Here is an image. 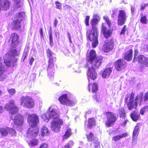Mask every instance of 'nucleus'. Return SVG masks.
Returning a JSON list of instances; mask_svg holds the SVG:
<instances>
[{
    "mask_svg": "<svg viewBox=\"0 0 148 148\" xmlns=\"http://www.w3.org/2000/svg\"><path fill=\"white\" fill-rule=\"evenodd\" d=\"M100 20L99 16L97 14H94L93 18L91 21L92 29L87 30L86 31V37L88 40L92 42V46L96 47L98 45V36L99 32L96 25L98 23Z\"/></svg>",
    "mask_w": 148,
    "mask_h": 148,
    "instance_id": "obj_3",
    "label": "nucleus"
},
{
    "mask_svg": "<svg viewBox=\"0 0 148 148\" xmlns=\"http://www.w3.org/2000/svg\"><path fill=\"white\" fill-rule=\"evenodd\" d=\"M10 55L11 56V58H15V56H18V54L17 53L16 49H13L11 50L10 51Z\"/></svg>",
    "mask_w": 148,
    "mask_h": 148,
    "instance_id": "obj_35",
    "label": "nucleus"
},
{
    "mask_svg": "<svg viewBox=\"0 0 148 148\" xmlns=\"http://www.w3.org/2000/svg\"><path fill=\"white\" fill-rule=\"evenodd\" d=\"M8 91L11 95H13L16 93V90L14 88H12L8 90Z\"/></svg>",
    "mask_w": 148,
    "mask_h": 148,
    "instance_id": "obj_48",
    "label": "nucleus"
},
{
    "mask_svg": "<svg viewBox=\"0 0 148 148\" xmlns=\"http://www.w3.org/2000/svg\"><path fill=\"white\" fill-rule=\"evenodd\" d=\"M56 57H54V58H50L49 59L47 71L48 73V75L49 77L53 76V74L55 71L54 67V62L56 61Z\"/></svg>",
    "mask_w": 148,
    "mask_h": 148,
    "instance_id": "obj_12",
    "label": "nucleus"
},
{
    "mask_svg": "<svg viewBox=\"0 0 148 148\" xmlns=\"http://www.w3.org/2000/svg\"><path fill=\"white\" fill-rule=\"evenodd\" d=\"M46 53L47 57L49 59L54 58L52 57V55L53 53L52 51L49 49H48L46 51Z\"/></svg>",
    "mask_w": 148,
    "mask_h": 148,
    "instance_id": "obj_42",
    "label": "nucleus"
},
{
    "mask_svg": "<svg viewBox=\"0 0 148 148\" xmlns=\"http://www.w3.org/2000/svg\"><path fill=\"white\" fill-rule=\"evenodd\" d=\"M114 64L115 69L118 71L125 69L127 65L126 62L121 59L115 61Z\"/></svg>",
    "mask_w": 148,
    "mask_h": 148,
    "instance_id": "obj_15",
    "label": "nucleus"
},
{
    "mask_svg": "<svg viewBox=\"0 0 148 148\" xmlns=\"http://www.w3.org/2000/svg\"><path fill=\"white\" fill-rule=\"evenodd\" d=\"M8 128H1L0 130V133L3 136H6L8 133Z\"/></svg>",
    "mask_w": 148,
    "mask_h": 148,
    "instance_id": "obj_33",
    "label": "nucleus"
},
{
    "mask_svg": "<svg viewBox=\"0 0 148 148\" xmlns=\"http://www.w3.org/2000/svg\"><path fill=\"white\" fill-rule=\"evenodd\" d=\"M67 100L66 103L64 105L69 106H72L75 104L74 102L73 101L70 100L69 99H68Z\"/></svg>",
    "mask_w": 148,
    "mask_h": 148,
    "instance_id": "obj_40",
    "label": "nucleus"
},
{
    "mask_svg": "<svg viewBox=\"0 0 148 148\" xmlns=\"http://www.w3.org/2000/svg\"><path fill=\"white\" fill-rule=\"evenodd\" d=\"M94 134L92 132H90L86 135V138L89 141H92L93 138Z\"/></svg>",
    "mask_w": 148,
    "mask_h": 148,
    "instance_id": "obj_43",
    "label": "nucleus"
},
{
    "mask_svg": "<svg viewBox=\"0 0 148 148\" xmlns=\"http://www.w3.org/2000/svg\"><path fill=\"white\" fill-rule=\"evenodd\" d=\"M63 124V121L62 119L59 118L54 119H53L51 123V129L54 132H59Z\"/></svg>",
    "mask_w": 148,
    "mask_h": 148,
    "instance_id": "obj_10",
    "label": "nucleus"
},
{
    "mask_svg": "<svg viewBox=\"0 0 148 148\" xmlns=\"http://www.w3.org/2000/svg\"><path fill=\"white\" fill-rule=\"evenodd\" d=\"M41 136L44 137L45 136H48L49 134V132L48 129L46 127L43 126L41 130Z\"/></svg>",
    "mask_w": 148,
    "mask_h": 148,
    "instance_id": "obj_29",
    "label": "nucleus"
},
{
    "mask_svg": "<svg viewBox=\"0 0 148 148\" xmlns=\"http://www.w3.org/2000/svg\"><path fill=\"white\" fill-rule=\"evenodd\" d=\"M118 113L120 118H125L126 117V113L125 109L123 108H121L118 110Z\"/></svg>",
    "mask_w": 148,
    "mask_h": 148,
    "instance_id": "obj_32",
    "label": "nucleus"
},
{
    "mask_svg": "<svg viewBox=\"0 0 148 148\" xmlns=\"http://www.w3.org/2000/svg\"><path fill=\"white\" fill-rule=\"evenodd\" d=\"M14 1V3L16 5L18 4L21 2V0H13ZM21 6V5L16 6V7L18 8H20Z\"/></svg>",
    "mask_w": 148,
    "mask_h": 148,
    "instance_id": "obj_52",
    "label": "nucleus"
},
{
    "mask_svg": "<svg viewBox=\"0 0 148 148\" xmlns=\"http://www.w3.org/2000/svg\"><path fill=\"white\" fill-rule=\"evenodd\" d=\"M127 19V15L125 11L123 10H119L117 17V25L119 26H122L125 24Z\"/></svg>",
    "mask_w": 148,
    "mask_h": 148,
    "instance_id": "obj_11",
    "label": "nucleus"
},
{
    "mask_svg": "<svg viewBox=\"0 0 148 148\" xmlns=\"http://www.w3.org/2000/svg\"><path fill=\"white\" fill-rule=\"evenodd\" d=\"M62 148H70V147L68 144H66Z\"/></svg>",
    "mask_w": 148,
    "mask_h": 148,
    "instance_id": "obj_58",
    "label": "nucleus"
},
{
    "mask_svg": "<svg viewBox=\"0 0 148 148\" xmlns=\"http://www.w3.org/2000/svg\"><path fill=\"white\" fill-rule=\"evenodd\" d=\"M29 50L28 48H27L24 49L22 55V59L23 60V61H24L25 59L27 57V55L29 53Z\"/></svg>",
    "mask_w": 148,
    "mask_h": 148,
    "instance_id": "obj_36",
    "label": "nucleus"
},
{
    "mask_svg": "<svg viewBox=\"0 0 148 148\" xmlns=\"http://www.w3.org/2000/svg\"><path fill=\"white\" fill-rule=\"evenodd\" d=\"M28 122L30 124V126H38L39 122L38 116L35 114L29 115L27 118Z\"/></svg>",
    "mask_w": 148,
    "mask_h": 148,
    "instance_id": "obj_14",
    "label": "nucleus"
},
{
    "mask_svg": "<svg viewBox=\"0 0 148 148\" xmlns=\"http://www.w3.org/2000/svg\"><path fill=\"white\" fill-rule=\"evenodd\" d=\"M49 42L51 46L52 47L53 45V38L52 31L50 30L49 32Z\"/></svg>",
    "mask_w": 148,
    "mask_h": 148,
    "instance_id": "obj_39",
    "label": "nucleus"
},
{
    "mask_svg": "<svg viewBox=\"0 0 148 148\" xmlns=\"http://www.w3.org/2000/svg\"><path fill=\"white\" fill-rule=\"evenodd\" d=\"M128 135L127 133H125L120 135H117L112 137V140L114 141H117L122 138L127 137Z\"/></svg>",
    "mask_w": 148,
    "mask_h": 148,
    "instance_id": "obj_25",
    "label": "nucleus"
},
{
    "mask_svg": "<svg viewBox=\"0 0 148 148\" xmlns=\"http://www.w3.org/2000/svg\"><path fill=\"white\" fill-rule=\"evenodd\" d=\"M114 41L113 39H111L105 42L103 45L102 50L105 53H108L112 51L114 47Z\"/></svg>",
    "mask_w": 148,
    "mask_h": 148,
    "instance_id": "obj_16",
    "label": "nucleus"
},
{
    "mask_svg": "<svg viewBox=\"0 0 148 148\" xmlns=\"http://www.w3.org/2000/svg\"><path fill=\"white\" fill-rule=\"evenodd\" d=\"M95 93V94L92 96V97L93 99L95 100L96 101H98L100 98V95L98 93H97V92Z\"/></svg>",
    "mask_w": 148,
    "mask_h": 148,
    "instance_id": "obj_45",
    "label": "nucleus"
},
{
    "mask_svg": "<svg viewBox=\"0 0 148 148\" xmlns=\"http://www.w3.org/2000/svg\"><path fill=\"white\" fill-rule=\"evenodd\" d=\"M9 45L13 48L18 46L20 43V38L18 34L16 33L11 34L8 40Z\"/></svg>",
    "mask_w": 148,
    "mask_h": 148,
    "instance_id": "obj_8",
    "label": "nucleus"
},
{
    "mask_svg": "<svg viewBox=\"0 0 148 148\" xmlns=\"http://www.w3.org/2000/svg\"><path fill=\"white\" fill-rule=\"evenodd\" d=\"M24 13L22 12H17L15 14L12 18L11 25L12 29L18 30L21 28V22L23 19Z\"/></svg>",
    "mask_w": 148,
    "mask_h": 148,
    "instance_id": "obj_5",
    "label": "nucleus"
},
{
    "mask_svg": "<svg viewBox=\"0 0 148 148\" xmlns=\"http://www.w3.org/2000/svg\"><path fill=\"white\" fill-rule=\"evenodd\" d=\"M116 11L115 10H113L112 12V15L113 16L115 15L116 14Z\"/></svg>",
    "mask_w": 148,
    "mask_h": 148,
    "instance_id": "obj_61",
    "label": "nucleus"
},
{
    "mask_svg": "<svg viewBox=\"0 0 148 148\" xmlns=\"http://www.w3.org/2000/svg\"><path fill=\"white\" fill-rule=\"evenodd\" d=\"M133 51L132 49H129L123 55V58L125 60L129 61L132 60L133 57Z\"/></svg>",
    "mask_w": 148,
    "mask_h": 148,
    "instance_id": "obj_20",
    "label": "nucleus"
},
{
    "mask_svg": "<svg viewBox=\"0 0 148 148\" xmlns=\"http://www.w3.org/2000/svg\"><path fill=\"white\" fill-rule=\"evenodd\" d=\"M68 99L67 94H64L60 96L58 98V100L61 103L64 105L66 103Z\"/></svg>",
    "mask_w": 148,
    "mask_h": 148,
    "instance_id": "obj_26",
    "label": "nucleus"
},
{
    "mask_svg": "<svg viewBox=\"0 0 148 148\" xmlns=\"http://www.w3.org/2000/svg\"><path fill=\"white\" fill-rule=\"evenodd\" d=\"M39 32L41 36V38H43V32L42 31V28H40Z\"/></svg>",
    "mask_w": 148,
    "mask_h": 148,
    "instance_id": "obj_55",
    "label": "nucleus"
},
{
    "mask_svg": "<svg viewBox=\"0 0 148 148\" xmlns=\"http://www.w3.org/2000/svg\"><path fill=\"white\" fill-rule=\"evenodd\" d=\"M131 13L132 15H134L135 13V8L132 6L131 8Z\"/></svg>",
    "mask_w": 148,
    "mask_h": 148,
    "instance_id": "obj_53",
    "label": "nucleus"
},
{
    "mask_svg": "<svg viewBox=\"0 0 148 148\" xmlns=\"http://www.w3.org/2000/svg\"><path fill=\"white\" fill-rule=\"evenodd\" d=\"M8 133L12 136H15L16 132V131L12 128H8Z\"/></svg>",
    "mask_w": 148,
    "mask_h": 148,
    "instance_id": "obj_44",
    "label": "nucleus"
},
{
    "mask_svg": "<svg viewBox=\"0 0 148 148\" xmlns=\"http://www.w3.org/2000/svg\"><path fill=\"white\" fill-rule=\"evenodd\" d=\"M148 6V3H147V4H142L140 5V11H143L146 8V6Z\"/></svg>",
    "mask_w": 148,
    "mask_h": 148,
    "instance_id": "obj_50",
    "label": "nucleus"
},
{
    "mask_svg": "<svg viewBox=\"0 0 148 148\" xmlns=\"http://www.w3.org/2000/svg\"><path fill=\"white\" fill-rule=\"evenodd\" d=\"M3 112V108L0 106V113H1Z\"/></svg>",
    "mask_w": 148,
    "mask_h": 148,
    "instance_id": "obj_63",
    "label": "nucleus"
},
{
    "mask_svg": "<svg viewBox=\"0 0 148 148\" xmlns=\"http://www.w3.org/2000/svg\"><path fill=\"white\" fill-rule=\"evenodd\" d=\"M96 125V120L95 118H89L88 120L87 127L88 128L91 129Z\"/></svg>",
    "mask_w": 148,
    "mask_h": 148,
    "instance_id": "obj_21",
    "label": "nucleus"
},
{
    "mask_svg": "<svg viewBox=\"0 0 148 148\" xmlns=\"http://www.w3.org/2000/svg\"><path fill=\"white\" fill-rule=\"evenodd\" d=\"M39 129L38 126H30L26 133V137L30 138L36 137L38 136Z\"/></svg>",
    "mask_w": 148,
    "mask_h": 148,
    "instance_id": "obj_13",
    "label": "nucleus"
},
{
    "mask_svg": "<svg viewBox=\"0 0 148 148\" xmlns=\"http://www.w3.org/2000/svg\"><path fill=\"white\" fill-rule=\"evenodd\" d=\"M28 144L30 147L37 146L38 144V141L37 139L33 138L32 140L27 141Z\"/></svg>",
    "mask_w": 148,
    "mask_h": 148,
    "instance_id": "obj_28",
    "label": "nucleus"
},
{
    "mask_svg": "<svg viewBox=\"0 0 148 148\" xmlns=\"http://www.w3.org/2000/svg\"><path fill=\"white\" fill-rule=\"evenodd\" d=\"M138 63L140 64L148 67V58L145 57L142 55H139L138 58Z\"/></svg>",
    "mask_w": 148,
    "mask_h": 148,
    "instance_id": "obj_19",
    "label": "nucleus"
},
{
    "mask_svg": "<svg viewBox=\"0 0 148 148\" xmlns=\"http://www.w3.org/2000/svg\"><path fill=\"white\" fill-rule=\"evenodd\" d=\"M107 121L105 123L106 127H109L114 124L116 121V118L114 113L110 112H107L105 113Z\"/></svg>",
    "mask_w": 148,
    "mask_h": 148,
    "instance_id": "obj_9",
    "label": "nucleus"
},
{
    "mask_svg": "<svg viewBox=\"0 0 148 148\" xmlns=\"http://www.w3.org/2000/svg\"><path fill=\"white\" fill-rule=\"evenodd\" d=\"M88 86L89 91L90 92L91 91L93 93L96 92L98 90L97 84L95 83H89Z\"/></svg>",
    "mask_w": 148,
    "mask_h": 148,
    "instance_id": "obj_22",
    "label": "nucleus"
},
{
    "mask_svg": "<svg viewBox=\"0 0 148 148\" xmlns=\"http://www.w3.org/2000/svg\"><path fill=\"white\" fill-rule=\"evenodd\" d=\"M134 92L132 91L129 97L127 95L125 98V103L126 104L129 110H131L133 108L136 109L138 104L140 105L142 102L143 95V93H140L139 95H137L134 100Z\"/></svg>",
    "mask_w": 148,
    "mask_h": 148,
    "instance_id": "obj_4",
    "label": "nucleus"
},
{
    "mask_svg": "<svg viewBox=\"0 0 148 148\" xmlns=\"http://www.w3.org/2000/svg\"><path fill=\"white\" fill-rule=\"evenodd\" d=\"M87 58V62L91 64V66L88 69L87 74L88 78L94 80L97 77V74L95 69H98L101 66L103 58L101 56H97L95 51L92 49L90 51Z\"/></svg>",
    "mask_w": 148,
    "mask_h": 148,
    "instance_id": "obj_1",
    "label": "nucleus"
},
{
    "mask_svg": "<svg viewBox=\"0 0 148 148\" xmlns=\"http://www.w3.org/2000/svg\"><path fill=\"white\" fill-rule=\"evenodd\" d=\"M20 101V105L26 108H32L34 106V101L30 96H22L21 97Z\"/></svg>",
    "mask_w": 148,
    "mask_h": 148,
    "instance_id": "obj_6",
    "label": "nucleus"
},
{
    "mask_svg": "<svg viewBox=\"0 0 148 148\" xmlns=\"http://www.w3.org/2000/svg\"><path fill=\"white\" fill-rule=\"evenodd\" d=\"M144 49L146 51L148 52V44L144 46Z\"/></svg>",
    "mask_w": 148,
    "mask_h": 148,
    "instance_id": "obj_60",
    "label": "nucleus"
},
{
    "mask_svg": "<svg viewBox=\"0 0 148 148\" xmlns=\"http://www.w3.org/2000/svg\"><path fill=\"white\" fill-rule=\"evenodd\" d=\"M140 22L143 24H146L148 22V20L146 15L141 16L140 19Z\"/></svg>",
    "mask_w": 148,
    "mask_h": 148,
    "instance_id": "obj_34",
    "label": "nucleus"
},
{
    "mask_svg": "<svg viewBox=\"0 0 148 148\" xmlns=\"http://www.w3.org/2000/svg\"><path fill=\"white\" fill-rule=\"evenodd\" d=\"M72 134L71 130L69 128L65 132L62 136V138L63 140L67 139L71 136Z\"/></svg>",
    "mask_w": 148,
    "mask_h": 148,
    "instance_id": "obj_31",
    "label": "nucleus"
},
{
    "mask_svg": "<svg viewBox=\"0 0 148 148\" xmlns=\"http://www.w3.org/2000/svg\"><path fill=\"white\" fill-rule=\"evenodd\" d=\"M34 59L32 57H31V58H29V63L30 65H32L33 64V63L34 62Z\"/></svg>",
    "mask_w": 148,
    "mask_h": 148,
    "instance_id": "obj_54",
    "label": "nucleus"
},
{
    "mask_svg": "<svg viewBox=\"0 0 148 148\" xmlns=\"http://www.w3.org/2000/svg\"><path fill=\"white\" fill-rule=\"evenodd\" d=\"M103 19L105 21L109 27L111 26V22L109 18L107 16H104L103 17Z\"/></svg>",
    "mask_w": 148,
    "mask_h": 148,
    "instance_id": "obj_41",
    "label": "nucleus"
},
{
    "mask_svg": "<svg viewBox=\"0 0 148 148\" xmlns=\"http://www.w3.org/2000/svg\"><path fill=\"white\" fill-rule=\"evenodd\" d=\"M58 23V21L56 18H55L54 20V26L56 27V26L57 24Z\"/></svg>",
    "mask_w": 148,
    "mask_h": 148,
    "instance_id": "obj_57",
    "label": "nucleus"
},
{
    "mask_svg": "<svg viewBox=\"0 0 148 148\" xmlns=\"http://www.w3.org/2000/svg\"><path fill=\"white\" fill-rule=\"evenodd\" d=\"M14 100H10L6 104L5 108L8 111L10 119L13 121L14 124L17 126L22 125L24 122L23 116L20 113L15 115L19 112V109Z\"/></svg>",
    "mask_w": 148,
    "mask_h": 148,
    "instance_id": "obj_2",
    "label": "nucleus"
},
{
    "mask_svg": "<svg viewBox=\"0 0 148 148\" xmlns=\"http://www.w3.org/2000/svg\"><path fill=\"white\" fill-rule=\"evenodd\" d=\"M4 62L8 67H13L17 64V59L15 58H11L9 53H6L3 56Z\"/></svg>",
    "mask_w": 148,
    "mask_h": 148,
    "instance_id": "obj_7",
    "label": "nucleus"
},
{
    "mask_svg": "<svg viewBox=\"0 0 148 148\" xmlns=\"http://www.w3.org/2000/svg\"><path fill=\"white\" fill-rule=\"evenodd\" d=\"M90 18V16H86V18L84 20V23L86 26H88L89 25V21Z\"/></svg>",
    "mask_w": 148,
    "mask_h": 148,
    "instance_id": "obj_47",
    "label": "nucleus"
},
{
    "mask_svg": "<svg viewBox=\"0 0 148 148\" xmlns=\"http://www.w3.org/2000/svg\"><path fill=\"white\" fill-rule=\"evenodd\" d=\"M3 94L2 91L0 89V96H1Z\"/></svg>",
    "mask_w": 148,
    "mask_h": 148,
    "instance_id": "obj_64",
    "label": "nucleus"
},
{
    "mask_svg": "<svg viewBox=\"0 0 148 148\" xmlns=\"http://www.w3.org/2000/svg\"><path fill=\"white\" fill-rule=\"evenodd\" d=\"M39 148H49V145L48 143H44L40 144Z\"/></svg>",
    "mask_w": 148,
    "mask_h": 148,
    "instance_id": "obj_46",
    "label": "nucleus"
},
{
    "mask_svg": "<svg viewBox=\"0 0 148 148\" xmlns=\"http://www.w3.org/2000/svg\"><path fill=\"white\" fill-rule=\"evenodd\" d=\"M67 34L70 42H71L72 41L71 39V36L70 33L69 32H67Z\"/></svg>",
    "mask_w": 148,
    "mask_h": 148,
    "instance_id": "obj_59",
    "label": "nucleus"
},
{
    "mask_svg": "<svg viewBox=\"0 0 148 148\" xmlns=\"http://www.w3.org/2000/svg\"><path fill=\"white\" fill-rule=\"evenodd\" d=\"M55 3L56 5V8L60 10L62 9V5L59 2L57 1Z\"/></svg>",
    "mask_w": 148,
    "mask_h": 148,
    "instance_id": "obj_49",
    "label": "nucleus"
},
{
    "mask_svg": "<svg viewBox=\"0 0 148 148\" xmlns=\"http://www.w3.org/2000/svg\"><path fill=\"white\" fill-rule=\"evenodd\" d=\"M130 116L132 120L134 122H137L140 118V114L135 111L131 112Z\"/></svg>",
    "mask_w": 148,
    "mask_h": 148,
    "instance_id": "obj_23",
    "label": "nucleus"
},
{
    "mask_svg": "<svg viewBox=\"0 0 148 148\" xmlns=\"http://www.w3.org/2000/svg\"><path fill=\"white\" fill-rule=\"evenodd\" d=\"M143 98L144 99V102L147 101H148V91L145 94Z\"/></svg>",
    "mask_w": 148,
    "mask_h": 148,
    "instance_id": "obj_51",
    "label": "nucleus"
},
{
    "mask_svg": "<svg viewBox=\"0 0 148 148\" xmlns=\"http://www.w3.org/2000/svg\"><path fill=\"white\" fill-rule=\"evenodd\" d=\"M101 30L104 37L106 39H108L111 36L113 32V29L107 30V28L103 25L101 27Z\"/></svg>",
    "mask_w": 148,
    "mask_h": 148,
    "instance_id": "obj_18",
    "label": "nucleus"
},
{
    "mask_svg": "<svg viewBox=\"0 0 148 148\" xmlns=\"http://www.w3.org/2000/svg\"><path fill=\"white\" fill-rule=\"evenodd\" d=\"M138 53V50L137 49H135L134 50V58L137 56Z\"/></svg>",
    "mask_w": 148,
    "mask_h": 148,
    "instance_id": "obj_56",
    "label": "nucleus"
},
{
    "mask_svg": "<svg viewBox=\"0 0 148 148\" xmlns=\"http://www.w3.org/2000/svg\"><path fill=\"white\" fill-rule=\"evenodd\" d=\"M127 30V25H124L122 28L121 29L119 33V34L121 35H124L125 32Z\"/></svg>",
    "mask_w": 148,
    "mask_h": 148,
    "instance_id": "obj_38",
    "label": "nucleus"
},
{
    "mask_svg": "<svg viewBox=\"0 0 148 148\" xmlns=\"http://www.w3.org/2000/svg\"><path fill=\"white\" fill-rule=\"evenodd\" d=\"M5 72L4 67L1 62V58L0 57V76L3 78L5 77V75H3Z\"/></svg>",
    "mask_w": 148,
    "mask_h": 148,
    "instance_id": "obj_30",
    "label": "nucleus"
},
{
    "mask_svg": "<svg viewBox=\"0 0 148 148\" xmlns=\"http://www.w3.org/2000/svg\"><path fill=\"white\" fill-rule=\"evenodd\" d=\"M148 111V105L142 108L140 110V113L141 115L144 114L145 112Z\"/></svg>",
    "mask_w": 148,
    "mask_h": 148,
    "instance_id": "obj_37",
    "label": "nucleus"
},
{
    "mask_svg": "<svg viewBox=\"0 0 148 148\" xmlns=\"http://www.w3.org/2000/svg\"><path fill=\"white\" fill-rule=\"evenodd\" d=\"M140 126L141 125L140 123H137L135 126L133 132V137L134 138H137Z\"/></svg>",
    "mask_w": 148,
    "mask_h": 148,
    "instance_id": "obj_27",
    "label": "nucleus"
},
{
    "mask_svg": "<svg viewBox=\"0 0 148 148\" xmlns=\"http://www.w3.org/2000/svg\"><path fill=\"white\" fill-rule=\"evenodd\" d=\"M51 107H49L48 109V112H46L45 114V116L46 119L48 120L53 119L59 118V115L58 113L56 112V110L52 109L51 110Z\"/></svg>",
    "mask_w": 148,
    "mask_h": 148,
    "instance_id": "obj_17",
    "label": "nucleus"
},
{
    "mask_svg": "<svg viewBox=\"0 0 148 148\" xmlns=\"http://www.w3.org/2000/svg\"><path fill=\"white\" fill-rule=\"evenodd\" d=\"M128 121V120H126L123 123V125H126L127 123V122Z\"/></svg>",
    "mask_w": 148,
    "mask_h": 148,
    "instance_id": "obj_62",
    "label": "nucleus"
},
{
    "mask_svg": "<svg viewBox=\"0 0 148 148\" xmlns=\"http://www.w3.org/2000/svg\"><path fill=\"white\" fill-rule=\"evenodd\" d=\"M112 70V67H110L106 69L101 73V75L103 78H108Z\"/></svg>",
    "mask_w": 148,
    "mask_h": 148,
    "instance_id": "obj_24",
    "label": "nucleus"
}]
</instances>
